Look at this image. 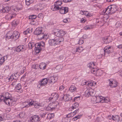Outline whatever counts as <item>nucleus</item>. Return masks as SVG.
I'll list each match as a JSON object with an SVG mask.
<instances>
[{
  "label": "nucleus",
  "instance_id": "nucleus-1",
  "mask_svg": "<svg viewBox=\"0 0 122 122\" xmlns=\"http://www.w3.org/2000/svg\"><path fill=\"white\" fill-rule=\"evenodd\" d=\"M66 33L65 31L58 30H56L53 32L54 34L56 36L55 38L57 44H61V45L63 44L64 38L62 36H64Z\"/></svg>",
  "mask_w": 122,
  "mask_h": 122
},
{
  "label": "nucleus",
  "instance_id": "nucleus-2",
  "mask_svg": "<svg viewBox=\"0 0 122 122\" xmlns=\"http://www.w3.org/2000/svg\"><path fill=\"white\" fill-rule=\"evenodd\" d=\"M13 101L11 94L8 92L6 93L4 95L0 96V102H4L8 105L10 106Z\"/></svg>",
  "mask_w": 122,
  "mask_h": 122
},
{
  "label": "nucleus",
  "instance_id": "nucleus-3",
  "mask_svg": "<svg viewBox=\"0 0 122 122\" xmlns=\"http://www.w3.org/2000/svg\"><path fill=\"white\" fill-rule=\"evenodd\" d=\"M19 34L18 31H14L12 34L8 33L6 35V37L9 39H14L15 40H16L19 38Z\"/></svg>",
  "mask_w": 122,
  "mask_h": 122
},
{
  "label": "nucleus",
  "instance_id": "nucleus-4",
  "mask_svg": "<svg viewBox=\"0 0 122 122\" xmlns=\"http://www.w3.org/2000/svg\"><path fill=\"white\" fill-rule=\"evenodd\" d=\"M59 103L56 102L55 103H51L46 107L47 110L48 111H51L54 110L57 107H59Z\"/></svg>",
  "mask_w": 122,
  "mask_h": 122
},
{
  "label": "nucleus",
  "instance_id": "nucleus-5",
  "mask_svg": "<svg viewBox=\"0 0 122 122\" xmlns=\"http://www.w3.org/2000/svg\"><path fill=\"white\" fill-rule=\"evenodd\" d=\"M62 3V1L60 0H57L55 2L54 5L53 10L56 11L59 10L60 7H61V5Z\"/></svg>",
  "mask_w": 122,
  "mask_h": 122
},
{
  "label": "nucleus",
  "instance_id": "nucleus-6",
  "mask_svg": "<svg viewBox=\"0 0 122 122\" xmlns=\"http://www.w3.org/2000/svg\"><path fill=\"white\" fill-rule=\"evenodd\" d=\"M111 47L109 46H106L104 48V50H102L104 52V54H102L103 55L108 56V55L111 52Z\"/></svg>",
  "mask_w": 122,
  "mask_h": 122
},
{
  "label": "nucleus",
  "instance_id": "nucleus-7",
  "mask_svg": "<svg viewBox=\"0 0 122 122\" xmlns=\"http://www.w3.org/2000/svg\"><path fill=\"white\" fill-rule=\"evenodd\" d=\"M47 82H48L47 79L46 78H44L41 81L39 82L37 86L39 88H40L41 87L45 86Z\"/></svg>",
  "mask_w": 122,
  "mask_h": 122
},
{
  "label": "nucleus",
  "instance_id": "nucleus-8",
  "mask_svg": "<svg viewBox=\"0 0 122 122\" xmlns=\"http://www.w3.org/2000/svg\"><path fill=\"white\" fill-rule=\"evenodd\" d=\"M108 81L109 83L108 85L112 87H116L117 86V82L113 79L108 80Z\"/></svg>",
  "mask_w": 122,
  "mask_h": 122
},
{
  "label": "nucleus",
  "instance_id": "nucleus-9",
  "mask_svg": "<svg viewBox=\"0 0 122 122\" xmlns=\"http://www.w3.org/2000/svg\"><path fill=\"white\" fill-rule=\"evenodd\" d=\"M59 97L57 93H53L51 94V97L49 98V100L51 101V102H55L58 99Z\"/></svg>",
  "mask_w": 122,
  "mask_h": 122
},
{
  "label": "nucleus",
  "instance_id": "nucleus-10",
  "mask_svg": "<svg viewBox=\"0 0 122 122\" xmlns=\"http://www.w3.org/2000/svg\"><path fill=\"white\" fill-rule=\"evenodd\" d=\"M48 37V36L47 34H44L43 32L37 36V37L38 40H41L47 39Z\"/></svg>",
  "mask_w": 122,
  "mask_h": 122
},
{
  "label": "nucleus",
  "instance_id": "nucleus-11",
  "mask_svg": "<svg viewBox=\"0 0 122 122\" xmlns=\"http://www.w3.org/2000/svg\"><path fill=\"white\" fill-rule=\"evenodd\" d=\"M93 99H94L95 100L94 102H93V103H104V100H101V97L99 96L94 97L92 98V101Z\"/></svg>",
  "mask_w": 122,
  "mask_h": 122
},
{
  "label": "nucleus",
  "instance_id": "nucleus-12",
  "mask_svg": "<svg viewBox=\"0 0 122 122\" xmlns=\"http://www.w3.org/2000/svg\"><path fill=\"white\" fill-rule=\"evenodd\" d=\"M31 122H39L40 121L39 117L37 115L32 116L30 118Z\"/></svg>",
  "mask_w": 122,
  "mask_h": 122
},
{
  "label": "nucleus",
  "instance_id": "nucleus-13",
  "mask_svg": "<svg viewBox=\"0 0 122 122\" xmlns=\"http://www.w3.org/2000/svg\"><path fill=\"white\" fill-rule=\"evenodd\" d=\"M16 15V14L14 12L9 13L6 16L5 18L6 19L10 20L15 17Z\"/></svg>",
  "mask_w": 122,
  "mask_h": 122
},
{
  "label": "nucleus",
  "instance_id": "nucleus-14",
  "mask_svg": "<svg viewBox=\"0 0 122 122\" xmlns=\"http://www.w3.org/2000/svg\"><path fill=\"white\" fill-rule=\"evenodd\" d=\"M48 80V82L50 83H54L57 80V77L53 76H49L48 78H47Z\"/></svg>",
  "mask_w": 122,
  "mask_h": 122
},
{
  "label": "nucleus",
  "instance_id": "nucleus-15",
  "mask_svg": "<svg viewBox=\"0 0 122 122\" xmlns=\"http://www.w3.org/2000/svg\"><path fill=\"white\" fill-rule=\"evenodd\" d=\"M68 8L67 7H61L59 9L60 13L61 14H65L67 13L68 11Z\"/></svg>",
  "mask_w": 122,
  "mask_h": 122
},
{
  "label": "nucleus",
  "instance_id": "nucleus-16",
  "mask_svg": "<svg viewBox=\"0 0 122 122\" xmlns=\"http://www.w3.org/2000/svg\"><path fill=\"white\" fill-rule=\"evenodd\" d=\"M43 32L42 28L41 27H38L36 28L35 30L34 33L35 35H38Z\"/></svg>",
  "mask_w": 122,
  "mask_h": 122
},
{
  "label": "nucleus",
  "instance_id": "nucleus-17",
  "mask_svg": "<svg viewBox=\"0 0 122 122\" xmlns=\"http://www.w3.org/2000/svg\"><path fill=\"white\" fill-rule=\"evenodd\" d=\"M62 96L61 100H62L63 99L65 101L71 100L72 99L71 98L69 97L70 96L68 94H63V96Z\"/></svg>",
  "mask_w": 122,
  "mask_h": 122
},
{
  "label": "nucleus",
  "instance_id": "nucleus-18",
  "mask_svg": "<svg viewBox=\"0 0 122 122\" xmlns=\"http://www.w3.org/2000/svg\"><path fill=\"white\" fill-rule=\"evenodd\" d=\"M40 42L36 43L34 45L35 47V50H36V53H39L40 51L41 48L40 47Z\"/></svg>",
  "mask_w": 122,
  "mask_h": 122
},
{
  "label": "nucleus",
  "instance_id": "nucleus-19",
  "mask_svg": "<svg viewBox=\"0 0 122 122\" xmlns=\"http://www.w3.org/2000/svg\"><path fill=\"white\" fill-rule=\"evenodd\" d=\"M16 90H17V91L19 93H20L22 92V91L21 89V86L20 83H18L17 85H16L15 87Z\"/></svg>",
  "mask_w": 122,
  "mask_h": 122
},
{
  "label": "nucleus",
  "instance_id": "nucleus-20",
  "mask_svg": "<svg viewBox=\"0 0 122 122\" xmlns=\"http://www.w3.org/2000/svg\"><path fill=\"white\" fill-rule=\"evenodd\" d=\"M32 101H31V102L30 101L25 102H24L23 103V104L24 106L23 107H29L30 105L32 106L33 103H32Z\"/></svg>",
  "mask_w": 122,
  "mask_h": 122
},
{
  "label": "nucleus",
  "instance_id": "nucleus-21",
  "mask_svg": "<svg viewBox=\"0 0 122 122\" xmlns=\"http://www.w3.org/2000/svg\"><path fill=\"white\" fill-rule=\"evenodd\" d=\"M33 104L32 105H34V107L36 108H38L40 107H42V105L41 104L39 103H37L36 102L34 101H32V102Z\"/></svg>",
  "mask_w": 122,
  "mask_h": 122
},
{
  "label": "nucleus",
  "instance_id": "nucleus-22",
  "mask_svg": "<svg viewBox=\"0 0 122 122\" xmlns=\"http://www.w3.org/2000/svg\"><path fill=\"white\" fill-rule=\"evenodd\" d=\"M24 50V47L23 45L19 46L15 49V50L17 52H19L21 51H23Z\"/></svg>",
  "mask_w": 122,
  "mask_h": 122
},
{
  "label": "nucleus",
  "instance_id": "nucleus-23",
  "mask_svg": "<svg viewBox=\"0 0 122 122\" xmlns=\"http://www.w3.org/2000/svg\"><path fill=\"white\" fill-rule=\"evenodd\" d=\"M56 41L55 40V38L54 39H50L49 41V43L50 45L53 46H55L57 44Z\"/></svg>",
  "mask_w": 122,
  "mask_h": 122
},
{
  "label": "nucleus",
  "instance_id": "nucleus-24",
  "mask_svg": "<svg viewBox=\"0 0 122 122\" xmlns=\"http://www.w3.org/2000/svg\"><path fill=\"white\" fill-rule=\"evenodd\" d=\"M112 7L111 5H109L107 8H106V10L105 11V13L106 14H112L111 13V10H112Z\"/></svg>",
  "mask_w": 122,
  "mask_h": 122
},
{
  "label": "nucleus",
  "instance_id": "nucleus-25",
  "mask_svg": "<svg viewBox=\"0 0 122 122\" xmlns=\"http://www.w3.org/2000/svg\"><path fill=\"white\" fill-rule=\"evenodd\" d=\"M46 65L44 63H42L40 64L39 65V67L40 69L42 70L46 68Z\"/></svg>",
  "mask_w": 122,
  "mask_h": 122
},
{
  "label": "nucleus",
  "instance_id": "nucleus-26",
  "mask_svg": "<svg viewBox=\"0 0 122 122\" xmlns=\"http://www.w3.org/2000/svg\"><path fill=\"white\" fill-rule=\"evenodd\" d=\"M74 115H75V114H74V113H73V112H71L70 113L68 114V115H67L66 116V117L64 118V119L65 120L67 119V118H68L72 117H73Z\"/></svg>",
  "mask_w": 122,
  "mask_h": 122
},
{
  "label": "nucleus",
  "instance_id": "nucleus-27",
  "mask_svg": "<svg viewBox=\"0 0 122 122\" xmlns=\"http://www.w3.org/2000/svg\"><path fill=\"white\" fill-rule=\"evenodd\" d=\"M69 90L72 92H73L76 91V88L74 86H71L69 88Z\"/></svg>",
  "mask_w": 122,
  "mask_h": 122
},
{
  "label": "nucleus",
  "instance_id": "nucleus-28",
  "mask_svg": "<svg viewBox=\"0 0 122 122\" xmlns=\"http://www.w3.org/2000/svg\"><path fill=\"white\" fill-rule=\"evenodd\" d=\"M17 72L15 74H14L13 75H12L9 78L10 80V79H14L15 80H16V81L18 79L17 77Z\"/></svg>",
  "mask_w": 122,
  "mask_h": 122
},
{
  "label": "nucleus",
  "instance_id": "nucleus-29",
  "mask_svg": "<svg viewBox=\"0 0 122 122\" xmlns=\"http://www.w3.org/2000/svg\"><path fill=\"white\" fill-rule=\"evenodd\" d=\"M91 92L89 90H87L85 93V96L89 97L91 95Z\"/></svg>",
  "mask_w": 122,
  "mask_h": 122
},
{
  "label": "nucleus",
  "instance_id": "nucleus-30",
  "mask_svg": "<svg viewBox=\"0 0 122 122\" xmlns=\"http://www.w3.org/2000/svg\"><path fill=\"white\" fill-rule=\"evenodd\" d=\"M10 7L6 6L3 8L2 11L4 13H7L9 12L10 10Z\"/></svg>",
  "mask_w": 122,
  "mask_h": 122
},
{
  "label": "nucleus",
  "instance_id": "nucleus-31",
  "mask_svg": "<svg viewBox=\"0 0 122 122\" xmlns=\"http://www.w3.org/2000/svg\"><path fill=\"white\" fill-rule=\"evenodd\" d=\"M84 49V48L82 46L76 48V52H78L80 53Z\"/></svg>",
  "mask_w": 122,
  "mask_h": 122
},
{
  "label": "nucleus",
  "instance_id": "nucleus-32",
  "mask_svg": "<svg viewBox=\"0 0 122 122\" xmlns=\"http://www.w3.org/2000/svg\"><path fill=\"white\" fill-rule=\"evenodd\" d=\"M61 69V67L60 65H58L56 66L54 69V71L56 72H59Z\"/></svg>",
  "mask_w": 122,
  "mask_h": 122
},
{
  "label": "nucleus",
  "instance_id": "nucleus-33",
  "mask_svg": "<svg viewBox=\"0 0 122 122\" xmlns=\"http://www.w3.org/2000/svg\"><path fill=\"white\" fill-rule=\"evenodd\" d=\"M95 66L93 62H90L87 64V66L90 69L93 68Z\"/></svg>",
  "mask_w": 122,
  "mask_h": 122
},
{
  "label": "nucleus",
  "instance_id": "nucleus-34",
  "mask_svg": "<svg viewBox=\"0 0 122 122\" xmlns=\"http://www.w3.org/2000/svg\"><path fill=\"white\" fill-rule=\"evenodd\" d=\"M79 106L78 103L77 102H75L73 104L72 107V108L73 109H76Z\"/></svg>",
  "mask_w": 122,
  "mask_h": 122
},
{
  "label": "nucleus",
  "instance_id": "nucleus-35",
  "mask_svg": "<svg viewBox=\"0 0 122 122\" xmlns=\"http://www.w3.org/2000/svg\"><path fill=\"white\" fill-rule=\"evenodd\" d=\"M47 114V118L50 119H51L52 117H53L54 115V113H49Z\"/></svg>",
  "mask_w": 122,
  "mask_h": 122
},
{
  "label": "nucleus",
  "instance_id": "nucleus-36",
  "mask_svg": "<svg viewBox=\"0 0 122 122\" xmlns=\"http://www.w3.org/2000/svg\"><path fill=\"white\" fill-rule=\"evenodd\" d=\"M47 113L46 112H42L40 114V115L42 118H44L45 117Z\"/></svg>",
  "mask_w": 122,
  "mask_h": 122
},
{
  "label": "nucleus",
  "instance_id": "nucleus-37",
  "mask_svg": "<svg viewBox=\"0 0 122 122\" xmlns=\"http://www.w3.org/2000/svg\"><path fill=\"white\" fill-rule=\"evenodd\" d=\"M96 73L97 76H101L102 73V71L100 70H97L96 71Z\"/></svg>",
  "mask_w": 122,
  "mask_h": 122
},
{
  "label": "nucleus",
  "instance_id": "nucleus-38",
  "mask_svg": "<svg viewBox=\"0 0 122 122\" xmlns=\"http://www.w3.org/2000/svg\"><path fill=\"white\" fill-rule=\"evenodd\" d=\"M118 115L116 116L115 117L113 116L112 118V120L114 121L118 120V121L120 119Z\"/></svg>",
  "mask_w": 122,
  "mask_h": 122
},
{
  "label": "nucleus",
  "instance_id": "nucleus-39",
  "mask_svg": "<svg viewBox=\"0 0 122 122\" xmlns=\"http://www.w3.org/2000/svg\"><path fill=\"white\" fill-rule=\"evenodd\" d=\"M18 24V22L16 21H14L12 23V26L15 27Z\"/></svg>",
  "mask_w": 122,
  "mask_h": 122
},
{
  "label": "nucleus",
  "instance_id": "nucleus-40",
  "mask_svg": "<svg viewBox=\"0 0 122 122\" xmlns=\"http://www.w3.org/2000/svg\"><path fill=\"white\" fill-rule=\"evenodd\" d=\"M25 2L26 5H29L33 2V1L32 0H25Z\"/></svg>",
  "mask_w": 122,
  "mask_h": 122
},
{
  "label": "nucleus",
  "instance_id": "nucleus-41",
  "mask_svg": "<svg viewBox=\"0 0 122 122\" xmlns=\"http://www.w3.org/2000/svg\"><path fill=\"white\" fill-rule=\"evenodd\" d=\"M22 5L20 4H19L16 6V9L18 10H21L22 9Z\"/></svg>",
  "mask_w": 122,
  "mask_h": 122
},
{
  "label": "nucleus",
  "instance_id": "nucleus-42",
  "mask_svg": "<svg viewBox=\"0 0 122 122\" xmlns=\"http://www.w3.org/2000/svg\"><path fill=\"white\" fill-rule=\"evenodd\" d=\"M36 18V16L35 15H32L29 16V18L30 19H34Z\"/></svg>",
  "mask_w": 122,
  "mask_h": 122
},
{
  "label": "nucleus",
  "instance_id": "nucleus-43",
  "mask_svg": "<svg viewBox=\"0 0 122 122\" xmlns=\"http://www.w3.org/2000/svg\"><path fill=\"white\" fill-rule=\"evenodd\" d=\"M42 5L41 4L39 5H37L38 10H41L43 9V7L42 6Z\"/></svg>",
  "mask_w": 122,
  "mask_h": 122
},
{
  "label": "nucleus",
  "instance_id": "nucleus-44",
  "mask_svg": "<svg viewBox=\"0 0 122 122\" xmlns=\"http://www.w3.org/2000/svg\"><path fill=\"white\" fill-rule=\"evenodd\" d=\"M91 72L93 74L96 73V71L97 70L96 68H95L94 67L93 68L91 69Z\"/></svg>",
  "mask_w": 122,
  "mask_h": 122
},
{
  "label": "nucleus",
  "instance_id": "nucleus-45",
  "mask_svg": "<svg viewBox=\"0 0 122 122\" xmlns=\"http://www.w3.org/2000/svg\"><path fill=\"white\" fill-rule=\"evenodd\" d=\"M25 113L24 112H23L20 113L19 116L20 118H21L25 116Z\"/></svg>",
  "mask_w": 122,
  "mask_h": 122
},
{
  "label": "nucleus",
  "instance_id": "nucleus-46",
  "mask_svg": "<svg viewBox=\"0 0 122 122\" xmlns=\"http://www.w3.org/2000/svg\"><path fill=\"white\" fill-rule=\"evenodd\" d=\"M29 31V28H28L23 33L24 35H27L30 33Z\"/></svg>",
  "mask_w": 122,
  "mask_h": 122
},
{
  "label": "nucleus",
  "instance_id": "nucleus-47",
  "mask_svg": "<svg viewBox=\"0 0 122 122\" xmlns=\"http://www.w3.org/2000/svg\"><path fill=\"white\" fill-rule=\"evenodd\" d=\"M115 26L116 27L118 28L120 27L121 26V25L119 22H118L116 23L115 25Z\"/></svg>",
  "mask_w": 122,
  "mask_h": 122
},
{
  "label": "nucleus",
  "instance_id": "nucleus-48",
  "mask_svg": "<svg viewBox=\"0 0 122 122\" xmlns=\"http://www.w3.org/2000/svg\"><path fill=\"white\" fill-rule=\"evenodd\" d=\"M33 44V43L32 44V43L30 42H29L28 44V47L29 49H32V47Z\"/></svg>",
  "mask_w": 122,
  "mask_h": 122
},
{
  "label": "nucleus",
  "instance_id": "nucleus-49",
  "mask_svg": "<svg viewBox=\"0 0 122 122\" xmlns=\"http://www.w3.org/2000/svg\"><path fill=\"white\" fill-rule=\"evenodd\" d=\"M96 83H90V82H88L87 83V85H88V86H93L94 85V84L95 85L96 84Z\"/></svg>",
  "mask_w": 122,
  "mask_h": 122
},
{
  "label": "nucleus",
  "instance_id": "nucleus-50",
  "mask_svg": "<svg viewBox=\"0 0 122 122\" xmlns=\"http://www.w3.org/2000/svg\"><path fill=\"white\" fill-rule=\"evenodd\" d=\"M43 15L41 13L39 14L38 15V17L39 18L42 19L43 18Z\"/></svg>",
  "mask_w": 122,
  "mask_h": 122
},
{
  "label": "nucleus",
  "instance_id": "nucleus-51",
  "mask_svg": "<svg viewBox=\"0 0 122 122\" xmlns=\"http://www.w3.org/2000/svg\"><path fill=\"white\" fill-rule=\"evenodd\" d=\"M72 0H63V2L65 3H69L71 2Z\"/></svg>",
  "mask_w": 122,
  "mask_h": 122
},
{
  "label": "nucleus",
  "instance_id": "nucleus-52",
  "mask_svg": "<svg viewBox=\"0 0 122 122\" xmlns=\"http://www.w3.org/2000/svg\"><path fill=\"white\" fill-rule=\"evenodd\" d=\"M84 41L82 40H80L79 41L78 43L80 45H81L82 44L84 43Z\"/></svg>",
  "mask_w": 122,
  "mask_h": 122
},
{
  "label": "nucleus",
  "instance_id": "nucleus-53",
  "mask_svg": "<svg viewBox=\"0 0 122 122\" xmlns=\"http://www.w3.org/2000/svg\"><path fill=\"white\" fill-rule=\"evenodd\" d=\"M113 11L111 12L112 14L115 13L117 10V8L113 9Z\"/></svg>",
  "mask_w": 122,
  "mask_h": 122
},
{
  "label": "nucleus",
  "instance_id": "nucleus-54",
  "mask_svg": "<svg viewBox=\"0 0 122 122\" xmlns=\"http://www.w3.org/2000/svg\"><path fill=\"white\" fill-rule=\"evenodd\" d=\"M80 117L79 115L77 116H75L74 117V120H77Z\"/></svg>",
  "mask_w": 122,
  "mask_h": 122
},
{
  "label": "nucleus",
  "instance_id": "nucleus-55",
  "mask_svg": "<svg viewBox=\"0 0 122 122\" xmlns=\"http://www.w3.org/2000/svg\"><path fill=\"white\" fill-rule=\"evenodd\" d=\"M113 116L112 115H109L107 117V118L110 120H112Z\"/></svg>",
  "mask_w": 122,
  "mask_h": 122
},
{
  "label": "nucleus",
  "instance_id": "nucleus-56",
  "mask_svg": "<svg viewBox=\"0 0 122 122\" xmlns=\"http://www.w3.org/2000/svg\"><path fill=\"white\" fill-rule=\"evenodd\" d=\"M111 5V6L112 7V9L117 8V6L116 5Z\"/></svg>",
  "mask_w": 122,
  "mask_h": 122
},
{
  "label": "nucleus",
  "instance_id": "nucleus-57",
  "mask_svg": "<svg viewBox=\"0 0 122 122\" xmlns=\"http://www.w3.org/2000/svg\"><path fill=\"white\" fill-rule=\"evenodd\" d=\"M33 10H38L37 5H36L34 6Z\"/></svg>",
  "mask_w": 122,
  "mask_h": 122
},
{
  "label": "nucleus",
  "instance_id": "nucleus-58",
  "mask_svg": "<svg viewBox=\"0 0 122 122\" xmlns=\"http://www.w3.org/2000/svg\"><path fill=\"white\" fill-rule=\"evenodd\" d=\"M79 110V109H78L73 112V113H74V114H75V115L76 114L78 113V112Z\"/></svg>",
  "mask_w": 122,
  "mask_h": 122
},
{
  "label": "nucleus",
  "instance_id": "nucleus-59",
  "mask_svg": "<svg viewBox=\"0 0 122 122\" xmlns=\"http://www.w3.org/2000/svg\"><path fill=\"white\" fill-rule=\"evenodd\" d=\"M101 97V100H104V103H105V102H107V101H107V99H106L105 98H104V97Z\"/></svg>",
  "mask_w": 122,
  "mask_h": 122
},
{
  "label": "nucleus",
  "instance_id": "nucleus-60",
  "mask_svg": "<svg viewBox=\"0 0 122 122\" xmlns=\"http://www.w3.org/2000/svg\"><path fill=\"white\" fill-rule=\"evenodd\" d=\"M64 88V87L62 86H61L59 87V90L61 91L63 90Z\"/></svg>",
  "mask_w": 122,
  "mask_h": 122
},
{
  "label": "nucleus",
  "instance_id": "nucleus-61",
  "mask_svg": "<svg viewBox=\"0 0 122 122\" xmlns=\"http://www.w3.org/2000/svg\"><path fill=\"white\" fill-rule=\"evenodd\" d=\"M5 61V60H2L1 59L0 61V66H1L2 64Z\"/></svg>",
  "mask_w": 122,
  "mask_h": 122
},
{
  "label": "nucleus",
  "instance_id": "nucleus-62",
  "mask_svg": "<svg viewBox=\"0 0 122 122\" xmlns=\"http://www.w3.org/2000/svg\"><path fill=\"white\" fill-rule=\"evenodd\" d=\"M40 46H41L42 47H43L44 46V42L42 41L40 43Z\"/></svg>",
  "mask_w": 122,
  "mask_h": 122
},
{
  "label": "nucleus",
  "instance_id": "nucleus-63",
  "mask_svg": "<svg viewBox=\"0 0 122 122\" xmlns=\"http://www.w3.org/2000/svg\"><path fill=\"white\" fill-rule=\"evenodd\" d=\"M16 81H16V80H15L11 84V85H13V86H14L15 85L16 83Z\"/></svg>",
  "mask_w": 122,
  "mask_h": 122
},
{
  "label": "nucleus",
  "instance_id": "nucleus-64",
  "mask_svg": "<svg viewBox=\"0 0 122 122\" xmlns=\"http://www.w3.org/2000/svg\"><path fill=\"white\" fill-rule=\"evenodd\" d=\"M83 37L84 39H86L88 37V36L86 35H84L83 36Z\"/></svg>",
  "mask_w": 122,
  "mask_h": 122
}]
</instances>
